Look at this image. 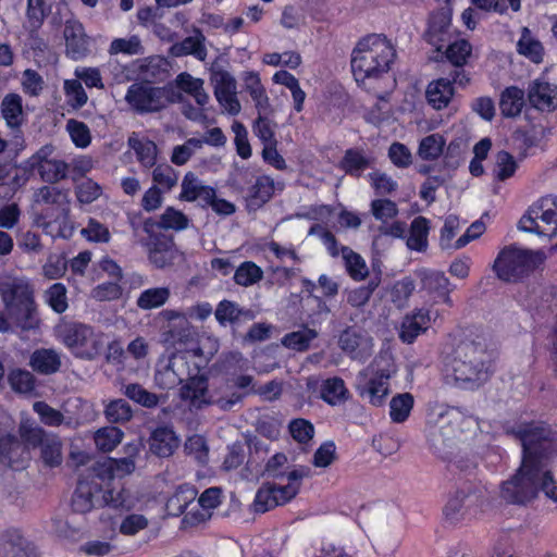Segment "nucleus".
<instances>
[{
	"label": "nucleus",
	"instance_id": "nucleus-58",
	"mask_svg": "<svg viewBox=\"0 0 557 557\" xmlns=\"http://www.w3.org/2000/svg\"><path fill=\"white\" fill-rule=\"evenodd\" d=\"M471 51V45L467 40L460 39L449 44L445 50V54L447 60L455 67H462L467 63V60L470 57Z\"/></svg>",
	"mask_w": 557,
	"mask_h": 557
},
{
	"label": "nucleus",
	"instance_id": "nucleus-50",
	"mask_svg": "<svg viewBox=\"0 0 557 557\" xmlns=\"http://www.w3.org/2000/svg\"><path fill=\"white\" fill-rule=\"evenodd\" d=\"M341 252L349 276L355 281L363 280L368 275V268L362 257L346 246L341 248Z\"/></svg>",
	"mask_w": 557,
	"mask_h": 557
},
{
	"label": "nucleus",
	"instance_id": "nucleus-16",
	"mask_svg": "<svg viewBox=\"0 0 557 557\" xmlns=\"http://www.w3.org/2000/svg\"><path fill=\"white\" fill-rule=\"evenodd\" d=\"M165 88L170 103H184L183 94L191 96L199 107H202L208 100V95L203 89V79L196 78L188 72L177 74L173 81L165 84Z\"/></svg>",
	"mask_w": 557,
	"mask_h": 557
},
{
	"label": "nucleus",
	"instance_id": "nucleus-60",
	"mask_svg": "<svg viewBox=\"0 0 557 557\" xmlns=\"http://www.w3.org/2000/svg\"><path fill=\"white\" fill-rule=\"evenodd\" d=\"M81 234L90 243L107 244L111 239L108 226L94 218L88 220L87 226L81 231Z\"/></svg>",
	"mask_w": 557,
	"mask_h": 557
},
{
	"label": "nucleus",
	"instance_id": "nucleus-13",
	"mask_svg": "<svg viewBox=\"0 0 557 557\" xmlns=\"http://www.w3.org/2000/svg\"><path fill=\"white\" fill-rule=\"evenodd\" d=\"M211 82L214 84V97L223 113L237 115L242 104L237 97V82L227 71L218 67L216 62L211 63Z\"/></svg>",
	"mask_w": 557,
	"mask_h": 557
},
{
	"label": "nucleus",
	"instance_id": "nucleus-61",
	"mask_svg": "<svg viewBox=\"0 0 557 557\" xmlns=\"http://www.w3.org/2000/svg\"><path fill=\"white\" fill-rule=\"evenodd\" d=\"M368 178L375 194L379 196L391 195L398 188V183L388 174L381 171H373Z\"/></svg>",
	"mask_w": 557,
	"mask_h": 557
},
{
	"label": "nucleus",
	"instance_id": "nucleus-14",
	"mask_svg": "<svg viewBox=\"0 0 557 557\" xmlns=\"http://www.w3.org/2000/svg\"><path fill=\"white\" fill-rule=\"evenodd\" d=\"M389 371L388 370H373V366L360 373V380L357 384V392L359 396L375 407H381L385 404L386 397L389 393Z\"/></svg>",
	"mask_w": 557,
	"mask_h": 557
},
{
	"label": "nucleus",
	"instance_id": "nucleus-17",
	"mask_svg": "<svg viewBox=\"0 0 557 557\" xmlns=\"http://www.w3.org/2000/svg\"><path fill=\"white\" fill-rule=\"evenodd\" d=\"M29 450L13 434L0 436V465L13 470H22L28 461Z\"/></svg>",
	"mask_w": 557,
	"mask_h": 557
},
{
	"label": "nucleus",
	"instance_id": "nucleus-6",
	"mask_svg": "<svg viewBox=\"0 0 557 557\" xmlns=\"http://www.w3.org/2000/svg\"><path fill=\"white\" fill-rule=\"evenodd\" d=\"M396 51L382 35L372 34L361 38L351 52V71L358 84L379 79L391 70Z\"/></svg>",
	"mask_w": 557,
	"mask_h": 557
},
{
	"label": "nucleus",
	"instance_id": "nucleus-37",
	"mask_svg": "<svg viewBox=\"0 0 557 557\" xmlns=\"http://www.w3.org/2000/svg\"><path fill=\"white\" fill-rule=\"evenodd\" d=\"M371 164V159L362 150L350 148L345 151L339 166L348 175L360 177L362 172Z\"/></svg>",
	"mask_w": 557,
	"mask_h": 557
},
{
	"label": "nucleus",
	"instance_id": "nucleus-3",
	"mask_svg": "<svg viewBox=\"0 0 557 557\" xmlns=\"http://www.w3.org/2000/svg\"><path fill=\"white\" fill-rule=\"evenodd\" d=\"M493 359L494 354L483 338H461L446 363L447 376L457 387L474 391L488 381Z\"/></svg>",
	"mask_w": 557,
	"mask_h": 557
},
{
	"label": "nucleus",
	"instance_id": "nucleus-45",
	"mask_svg": "<svg viewBox=\"0 0 557 557\" xmlns=\"http://www.w3.org/2000/svg\"><path fill=\"white\" fill-rule=\"evenodd\" d=\"M446 141L441 134H431L421 139L418 156L422 160L433 161L444 153Z\"/></svg>",
	"mask_w": 557,
	"mask_h": 557
},
{
	"label": "nucleus",
	"instance_id": "nucleus-49",
	"mask_svg": "<svg viewBox=\"0 0 557 557\" xmlns=\"http://www.w3.org/2000/svg\"><path fill=\"white\" fill-rule=\"evenodd\" d=\"M49 0H27L26 18L34 29H39L51 13Z\"/></svg>",
	"mask_w": 557,
	"mask_h": 557
},
{
	"label": "nucleus",
	"instance_id": "nucleus-33",
	"mask_svg": "<svg viewBox=\"0 0 557 557\" xmlns=\"http://www.w3.org/2000/svg\"><path fill=\"white\" fill-rule=\"evenodd\" d=\"M430 221L424 216L414 218L409 227L406 245L408 249L424 252L429 246Z\"/></svg>",
	"mask_w": 557,
	"mask_h": 557
},
{
	"label": "nucleus",
	"instance_id": "nucleus-40",
	"mask_svg": "<svg viewBox=\"0 0 557 557\" xmlns=\"http://www.w3.org/2000/svg\"><path fill=\"white\" fill-rule=\"evenodd\" d=\"M414 398L410 393L395 395L389 401V418L394 423H404L410 416Z\"/></svg>",
	"mask_w": 557,
	"mask_h": 557
},
{
	"label": "nucleus",
	"instance_id": "nucleus-41",
	"mask_svg": "<svg viewBox=\"0 0 557 557\" xmlns=\"http://www.w3.org/2000/svg\"><path fill=\"white\" fill-rule=\"evenodd\" d=\"M318 337V332L308 326H302L300 330L287 333L282 338V344L286 348L296 351H306L310 347V343Z\"/></svg>",
	"mask_w": 557,
	"mask_h": 557
},
{
	"label": "nucleus",
	"instance_id": "nucleus-19",
	"mask_svg": "<svg viewBox=\"0 0 557 557\" xmlns=\"http://www.w3.org/2000/svg\"><path fill=\"white\" fill-rule=\"evenodd\" d=\"M66 55L72 60H81L89 52V41L84 26L78 21H67L63 30Z\"/></svg>",
	"mask_w": 557,
	"mask_h": 557
},
{
	"label": "nucleus",
	"instance_id": "nucleus-34",
	"mask_svg": "<svg viewBox=\"0 0 557 557\" xmlns=\"http://www.w3.org/2000/svg\"><path fill=\"white\" fill-rule=\"evenodd\" d=\"M218 322L225 326L226 324H235L242 320L249 321L253 319V313L249 309H242L236 302L230 300L221 301L214 312Z\"/></svg>",
	"mask_w": 557,
	"mask_h": 557
},
{
	"label": "nucleus",
	"instance_id": "nucleus-21",
	"mask_svg": "<svg viewBox=\"0 0 557 557\" xmlns=\"http://www.w3.org/2000/svg\"><path fill=\"white\" fill-rule=\"evenodd\" d=\"M244 90L250 96L258 114H271L273 112L267 89L260 75L255 71H246L242 75Z\"/></svg>",
	"mask_w": 557,
	"mask_h": 557
},
{
	"label": "nucleus",
	"instance_id": "nucleus-5",
	"mask_svg": "<svg viewBox=\"0 0 557 557\" xmlns=\"http://www.w3.org/2000/svg\"><path fill=\"white\" fill-rule=\"evenodd\" d=\"M543 491L546 497L557 502V485L550 471L543 465L522 459L516 473L500 485V496L509 504L524 505Z\"/></svg>",
	"mask_w": 557,
	"mask_h": 557
},
{
	"label": "nucleus",
	"instance_id": "nucleus-64",
	"mask_svg": "<svg viewBox=\"0 0 557 557\" xmlns=\"http://www.w3.org/2000/svg\"><path fill=\"white\" fill-rule=\"evenodd\" d=\"M46 296L48 305L54 312L61 314L66 311L69 307L66 288L62 283L52 284L48 288Z\"/></svg>",
	"mask_w": 557,
	"mask_h": 557
},
{
	"label": "nucleus",
	"instance_id": "nucleus-28",
	"mask_svg": "<svg viewBox=\"0 0 557 557\" xmlns=\"http://www.w3.org/2000/svg\"><path fill=\"white\" fill-rule=\"evenodd\" d=\"M454 95L455 89L448 77H441L430 82L425 90L426 101L435 110L447 108Z\"/></svg>",
	"mask_w": 557,
	"mask_h": 557
},
{
	"label": "nucleus",
	"instance_id": "nucleus-11",
	"mask_svg": "<svg viewBox=\"0 0 557 557\" xmlns=\"http://www.w3.org/2000/svg\"><path fill=\"white\" fill-rule=\"evenodd\" d=\"M2 300L9 317L24 331L39 326L33 292L21 284H12L1 289Z\"/></svg>",
	"mask_w": 557,
	"mask_h": 557
},
{
	"label": "nucleus",
	"instance_id": "nucleus-51",
	"mask_svg": "<svg viewBox=\"0 0 557 557\" xmlns=\"http://www.w3.org/2000/svg\"><path fill=\"white\" fill-rule=\"evenodd\" d=\"M171 53L174 57L195 55L199 60H205L207 55L203 42L198 37H186L182 41L171 47Z\"/></svg>",
	"mask_w": 557,
	"mask_h": 557
},
{
	"label": "nucleus",
	"instance_id": "nucleus-8",
	"mask_svg": "<svg viewBox=\"0 0 557 557\" xmlns=\"http://www.w3.org/2000/svg\"><path fill=\"white\" fill-rule=\"evenodd\" d=\"M546 259L542 250H528L516 246H507L499 251L493 270L504 282H517L529 275Z\"/></svg>",
	"mask_w": 557,
	"mask_h": 557
},
{
	"label": "nucleus",
	"instance_id": "nucleus-12",
	"mask_svg": "<svg viewBox=\"0 0 557 557\" xmlns=\"http://www.w3.org/2000/svg\"><path fill=\"white\" fill-rule=\"evenodd\" d=\"M125 101L137 114L157 113L165 109L170 103L165 85L162 87L152 85L151 82H135L128 86Z\"/></svg>",
	"mask_w": 557,
	"mask_h": 557
},
{
	"label": "nucleus",
	"instance_id": "nucleus-55",
	"mask_svg": "<svg viewBox=\"0 0 557 557\" xmlns=\"http://www.w3.org/2000/svg\"><path fill=\"white\" fill-rule=\"evenodd\" d=\"M262 276L263 271L252 261L243 262L234 273L236 284L245 287L258 283Z\"/></svg>",
	"mask_w": 557,
	"mask_h": 557
},
{
	"label": "nucleus",
	"instance_id": "nucleus-62",
	"mask_svg": "<svg viewBox=\"0 0 557 557\" xmlns=\"http://www.w3.org/2000/svg\"><path fill=\"white\" fill-rule=\"evenodd\" d=\"M40 458L49 468L59 467L62 463V444L58 440H46L40 446Z\"/></svg>",
	"mask_w": 557,
	"mask_h": 557
},
{
	"label": "nucleus",
	"instance_id": "nucleus-9",
	"mask_svg": "<svg viewBox=\"0 0 557 557\" xmlns=\"http://www.w3.org/2000/svg\"><path fill=\"white\" fill-rule=\"evenodd\" d=\"M57 334L61 342L77 357L94 360L103 350L104 344L100 335L85 323L66 321L57 326Z\"/></svg>",
	"mask_w": 557,
	"mask_h": 557
},
{
	"label": "nucleus",
	"instance_id": "nucleus-57",
	"mask_svg": "<svg viewBox=\"0 0 557 557\" xmlns=\"http://www.w3.org/2000/svg\"><path fill=\"white\" fill-rule=\"evenodd\" d=\"M124 394L131 400L146 408H154L159 403V397L154 393L147 391L138 383L126 385Z\"/></svg>",
	"mask_w": 557,
	"mask_h": 557
},
{
	"label": "nucleus",
	"instance_id": "nucleus-1",
	"mask_svg": "<svg viewBox=\"0 0 557 557\" xmlns=\"http://www.w3.org/2000/svg\"><path fill=\"white\" fill-rule=\"evenodd\" d=\"M135 468V460L131 457H108L95 462L78 476L71 499L73 511L87 513L96 507L132 510L135 499L122 480Z\"/></svg>",
	"mask_w": 557,
	"mask_h": 557
},
{
	"label": "nucleus",
	"instance_id": "nucleus-38",
	"mask_svg": "<svg viewBox=\"0 0 557 557\" xmlns=\"http://www.w3.org/2000/svg\"><path fill=\"white\" fill-rule=\"evenodd\" d=\"M11 388L17 394L30 395L37 386L36 376L26 369H12L8 374Z\"/></svg>",
	"mask_w": 557,
	"mask_h": 557
},
{
	"label": "nucleus",
	"instance_id": "nucleus-2",
	"mask_svg": "<svg viewBox=\"0 0 557 557\" xmlns=\"http://www.w3.org/2000/svg\"><path fill=\"white\" fill-rule=\"evenodd\" d=\"M135 468V460L131 457H108L95 462L78 476L71 499L73 511L87 513L96 507L132 510L135 499L122 480Z\"/></svg>",
	"mask_w": 557,
	"mask_h": 557
},
{
	"label": "nucleus",
	"instance_id": "nucleus-63",
	"mask_svg": "<svg viewBox=\"0 0 557 557\" xmlns=\"http://www.w3.org/2000/svg\"><path fill=\"white\" fill-rule=\"evenodd\" d=\"M188 218L180 210L168 207L160 215L162 230L182 231L188 226Z\"/></svg>",
	"mask_w": 557,
	"mask_h": 557
},
{
	"label": "nucleus",
	"instance_id": "nucleus-48",
	"mask_svg": "<svg viewBox=\"0 0 557 557\" xmlns=\"http://www.w3.org/2000/svg\"><path fill=\"white\" fill-rule=\"evenodd\" d=\"M104 417L108 422L113 424H123L133 417V409L129 404L122 398L112 399L104 406Z\"/></svg>",
	"mask_w": 557,
	"mask_h": 557
},
{
	"label": "nucleus",
	"instance_id": "nucleus-46",
	"mask_svg": "<svg viewBox=\"0 0 557 557\" xmlns=\"http://www.w3.org/2000/svg\"><path fill=\"white\" fill-rule=\"evenodd\" d=\"M124 432L117 426H104L95 433V443L103 453L112 451L123 440Z\"/></svg>",
	"mask_w": 557,
	"mask_h": 557
},
{
	"label": "nucleus",
	"instance_id": "nucleus-31",
	"mask_svg": "<svg viewBox=\"0 0 557 557\" xmlns=\"http://www.w3.org/2000/svg\"><path fill=\"white\" fill-rule=\"evenodd\" d=\"M476 497L463 490L457 491L446 503L443 515L445 521L456 524L461 521L467 513L468 508L474 503Z\"/></svg>",
	"mask_w": 557,
	"mask_h": 557
},
{
	"label": "nucleus",
	"instance_id": "nucleus-4",
	"mask_svg": "<svg viewBox=\"0 0 557 557\" xmlns=\"http://www.w3.org/2000/svg\"><path fill=\"white\" fill-rule=\"evenodd\" d=\"M209 358L201 348L186 349L175 354L169 362L165 374L177 377L178 383L185 382L180 389L182 400L188 401L189 407L201 409L209 405Z\"/></svg>",
	"mask_w": 557,
	"mask_h": 557
},
{
	"label": "nucleus",
	"instance_id": "nucleus-52",
	"mask_svg": "<svg viewBox=\"0 0 557 557\" xmlns=\"http://www.w3.org/2000/svg\"><path fill=\"white\" fill-rule=\"evenodd\" d=\"M46 160H47V157L45 154H42L40 151H38V152L34 153L32 157H29L28 159H26L20 166L15 165L16 169L22 171V175L16 173L12 180L13 184L21 186L29 178V176L35 171H37L40 174V171L44 168H46L45 166Z\"/></svg>",
	"mask_w": 557,
	"mask_h": 557
},
{
	"label": "nucleus",
	"instance_id": "nucleus-24",
	"mask_svg": "<svg viewBox=\"0 0 557 557\" xmlns=\"http://www.w3.org/2000/svg\"><path fill=\"white\" fill-rule=\"evenodd\" d=\"M528 99L537 110L553 111L557 108V86L535 79L528 87Z\"/></svg>",
	"mask_w": 557,
	"mask_h": 557
},
{
	"label": "nucleus",
	"instance_id": "nucleus-25",
	"mask_svg": "<svg viewBox=\"0 0 557 557\" xmlns=\"http://www.w3.org/2000/svg\"><path fill=\"white\" fill-rule=\"evenodd\" d=\"M180 440L175 432L166 425L156 428L149 437L150 451L161 458L172 456Z\"/></svg>",
	"mask_w": 557,
	"mask_h": 557
},
{
	"label": "nucleus",
	"instance_id": "nucleus-30",
	"mask_svg": "<svg viewBox=\"0 0 557 557\" xmlns=\"http://www.w3.org/2000/svg\"><path fill=\"white\" fill-rule=\"evenodd\" d=\"M274 194V181L267 175L256 178L255 183L249 187L246 197L248 210L256 211L265 205Z\"/></svg>",
	"mask_w": 557,
	"mask_h": 557
},
{
	"label": "nucleus",
	"instance_id": "nucleus-22",
	"mask_svg": "<svg viewBox=\"0 0 557 557\" xmlns=\"http://www.w3.org/2000/svg\"><path fill=\"white\" fill-rule=\"evenodd\" d=\"M0 557H39L36 546L18 530H8L0 542Z\"/></svg>",
	"mask_w": 557,
	"mask_h": 557
},
{
	"label": "nucleus",
	"instance_id": "nucleus-18",
	"mask_svg": "<svg viewBox=\"0 0 557 557\" xmlns=\"http://www.w3.org/2000/svg\"><path fill=\"white\" fill-rule=\"evenodd\" d=\"M341 348L351 358L364 360L372 354V338L364 332L348 327L339 336Z\"/></svg>",
	"mask_w": 557,
	"mask_h": 557
},
{
	"label": "nucleus",
	"instance_id": "nucleus-56",
	"mask_svg": "<svg viewBox=\"0 0 557 557\" xmlns=\"http://www.w3.org/2000/svg\"><path fill=\"white\" fill-rule=\"evenodd\" d=\"M66 132L76 148H87L91 143L90 129L84 122L70 119L66 122Z\"/></svg>",
	"mask_w": 557,
	"mask_h": 557
},
{
	"label": "nucleus",
	"instance_id": "nucleus-47",
	"mask_svg": "<svg viewBox=\"0 0 557 557\" xmlns=\"http://www.w3.org/2000/svg\"><path fill=\"white\" fill-rule=\"evenodd\" d=\"M545 225L540 231V236L553 237L557 234V196L541 198Z\"/></svg>",
	"mask_w": 557,
	"mask_h": 557
},
{
	"label": "nucleus",
	"instance_id": "nucleus-15",
	"mask_svg": "<svg viewBox=\"0 0 557 557\" xmlns=\"http://www.w3.org/2000/svg\"><path fill=\"white\" fill-rule=\"evenodd\" d=\"M299 492V485L288 483L280 486L276 484H263L256 493L252 504L253 511L264 513L277 506H282L292 500Z\"/></svg>",
	"mask_w": 557,
	"mask_h": 557
},
{
	"label": "nucleus",
	"instance_id": "nucleus-10",
	"mask_svg": "<svg viewBox=\"0 0 557 557\" xmlns=\"http://www.w3.org/2000/svg\"><path fill=\"white\" fill-rule=\"evenodd\" d=\"M160 315L169 323L163 332L164 342L172 345L187 344L196 334L190 321H205L209 317V302L198 304L185 311L165 309Z\"/></svg>",
	"mask_w": 557,
	"mask_h": 557
},
{
	"label": "nucleus",
	"instance_id": "nucleus-29",
	"mask_svg": "<svg viewBox=\"0 0 557 557\" xmlns=\"http://www.w3.org/2000/svg\"><path fill=\"white\" fill-rule=\"evenodd\" d=\"M421 278L422 288L429 294H433L441 298L448 306H453L451 298L449 296V280L441 271L423 270L419 273Z\"/></svg>",
	"mask_w": 557,
	"mask_h": 557
},
{
	"label": "nucleus",
	"instance_id": "nucleus-27",
	"mask_svg": "<svg viewBox=\"0 0 557 557\" xmlns=\"http://www.w3.org/2000/svg\"><path fill=\"white\" fill-rule=\"evenodd\" d=\"M430 323V311L426 309H417L403 319L399 338L404 343L411 344L421 333L429 329Z\"/></svg>",
	"mask_w": 557,
	"mask_h": 557
},
{
	"label": "nucleus",
	"instance_id": "nucleus-26",
	"mask_svg": "<svg viewBox=\"0 0 557 557\" xmlns=\"http://www.w3.org/2000/svg\"><path fill=\"white\" fill-rule=\"evenodd\" d=\"M28 366L38 374L51 375L61 369V355L53 348H37L30 354Z\"/></svg>",
	"mask_w": 557,
	"mask_h": 557
},
{
	"label": "nucleus",
	"instance_id": "nucleus-36",
	"mask_svg": "<svg viewBox=\"0 0 557 557\" xmlns=\"http://www.w3.org/2000/svg\"><path fill=\"white\" fill-rule=\"evenodd\" d=\"M198 491L189 484L180 485L175 493L168 499L166 508L173 516H180L185 512L189 504L197 497Z\"/></svg>",
	"mask_w": 557,
	"mask_h": 557
},
{
	"label": "nucleus",
	"instance_id": "nucleus-54",
	"mask_svg": "<svg viewBox=\"0 0 557 557\" xmlns=\"http://www.w3.org/2000/svg\"><path fill=\"white\" fill-rule=\"evenodd\" d=\"M64 94L66 104L72 110H78L87 103V92L85 91L82 83L77 79L65 81Z\"/></svg>",
	"mask_w": 557,
	"mask_h": 557
},
{
	"label": "nucleus",
	"instance_id": "nucleus-32",
	"mask_svg": "<svg viewBox=\"0 0 557 557\" xmlns=\"http://www.w3.org/2000/svg\"><path fill=\"white\" fill-rule=\"evenodd\" d=\"M1 115L8 127L15 129L23 124V99L16 92L7 94L0 104Z\"/></svg>",
	"mask_w": 557,
	"mask_h": 557
},
{
	"label": "nucleus",
	"instance_id": "nucleus-7",
	"mask_svg": "<svg viewBox=\"0 0 557 557\" xmlns=\"http://www.w3.org/2000/svg\"><path fill=\"white\" fill-rule=\"evenodd\" d=\"M506 433L521 442L522 459H529L530 462L543 465V468H546V461L554 449L553 432L546 423H520L507 428Z\"/></svg>",
	"mask_w": 557,
	"mask_h": 557
},
{
	"label": "nucleus",
	"instance_id": "nucleus-53",
	"mask_svg": "<svg viewBox=\"0 0 557 557\" xmlns=\"http://www.w3.org/2000/svg\"><path fill=\"white\" fill-rule=\"evenodd\" d=\"M108 51L111 55H135L143 54L144 47L141 45L140 38L137 35H132L128 38H114L111 41Z\"/></svg>",
	"mask_w": 557,
	"mask_h": 557
},
{
	"label": "nucleus",
	"instance_id": "nucleus-44",
	"mask_svg": "<svg viewBox=\"0 0 557 557\" xmlns=\"http://www.w3.org/2000/svg\"><path fill=\"white\" fill-rule=\"evenodd\" d=\"M518 52L534 63L543 61L544 48L540 40L535 39L528 28H523L521 38L517 44Z\"/></svg>",
	"mask_w": 557,
	"mask_h": 557
},
{
	"label": "nucleus",
	"instance_id": "nucleus-42",
	"mask_svg": "<svg viewBox=\"0 0 557 557\" xmlns=\"http://www.w3.org/2000/svg\"><path fill=\"white\" fill-rule=\"evenodd\" d=\"M544 210L542 209L541 199L529 207L518 223V228L540 235V231L545 225Z\"/></svg>",
	"mask_w": 557,
	"mask_h": 557
},
{
	"label": "nucleus",
	"instance_id": "nucleus-23",
	"mask_svg": "<svg viewBox=\"0 0 557 557\" xmlns=\"http://www.w3.org/2000/svg\"><path fill=\"white\" fill-rule=\"evenodd\" d=\"M450 20L448 10L435 12L430 17L429 28L424 36L437 52L442 51L444 45L450 40Z\"/></svg>",
	"mask_w": 557,
	"mask_h": 557
},
{
	"label": "nucleus",
	"instance_id": "nucleus-20",
	"mask_svg": "<svg viewBox=\"0 0 557 557\" xmlns=\"http://www.w3.org/2000/svg\"><path fill=\"white\" fill-rule=\"evenodd\" d=\"M149 261L158 269H164L174 263L176 248L173 238L159 234L147 243Z\"/></svg>",
	"mask_w": 557,
	"mask_h": 557
},
{
	"label": "nucleus",
	"instance_id": "nucleus-43",
	"mask_svg": "<svg viewBox=\"0 0 557 557\" xmlns=\"http://www.w3.org/2000/svg\"><path fill=\"white\" fill-rule=\"evenodd\" d=\"M168 287H151L143 290L137 298L136 305L143 310H152L162 307L170 298Z\"/></svg>",
	"mask_w": 557,
	"mask_h": 557
},
{
	"label": "nucleus",
	"instance_id": "nucleus-35",
	"mask_svg": "<svg viewBox=\"0 0 557 557\" xmlns=\"http://www.w3.org/2000/svg\"><path fill=\"white\" fill-rule=\"evenodd\" d=\"M524 91L516 86L507 87L500 95L499 109L504 116H518L524 106Z\"/></svg>",
	"mask_w": 557,
	"mask_h": 557
},
{
	"label": "nucleus",
	"instance_id": "nucleus-39",
	"mask_svg": "<svg viewBox=\"0 0 557 557\" xmlns=\"http://www.w3.org/2000/svg\"><path fill=\"white\" fill-rule=\"evenodd\" d=\"M320 394L321 398L331 406L339 405L348 398V389L341 377L325 380L321 385Z\"/></svg>",
	"mask_w": 557,
	"mask_h": 557
},
{
	"label": "nucleus",
	"instance_id": "nucleus-59",
	"mask_svg": "<svg viewBox=\"0 0 557 557\" xmlns=\"http://www.w3.org/2000/svg\"><path fill=\"white\" fill-rule=\"evenodd\" d=\"M69 268L65 253H51L42 265V273L49 280L62 277Z\"/></svg>",
	"mask_w": 557,
	"mask_h": 557
}]
</instances>
